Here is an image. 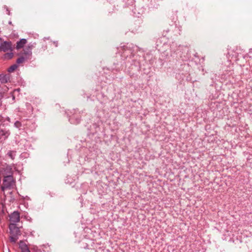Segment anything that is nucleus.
<instances>
[{"label":"nucleus","instance_id":"nucleus-10","mask_svg":"<svg viewBox=\"0 0 252 252\" xmlns=\"http://www.w3.org/2000/svg\"><path fill=\"white\" fill-rule=\"evenodd\" d=\"M24 55V57L26 58V59H30V57L32 55L31 49L30 47H28L27 49L24 50V52L23 53Z\"/></svg>","mask_w":252,"mask_h":252},{"label":"nucleus","instance_id":"nucleus-1","mask_svg":"<svg viewBox=\"0 0 252 252\" xmlns=\"http://www.w3.org/2000/svg\"><path fill=\"white\" fill-rule=\"evenodd\" d=\"M0 51H3L4 52L9 51V53H5L4 55V58L7 60L12 59L13 57V53L12 52V47L11 42L3 41L2 44H1V45L0 47Z\"/></svg>","mask_w":252,"mask_h":252},{"label":"nucleus","instance_id":"nucleus-9","mask_svg":"<svg viewBox=\"0 0 252 252\" xmlns=\"http://www.w3.org/2000/svg\"><path fill=\"white\" fill-rule=\"evenodd\" d=\"M9 80V77L7 75L0 74V82L2 84L6 83Z\"/></svg>","mask_w":252,"mask_h":252},{"label":"nucleus","instance_id":"nucleus-7","mask_svg":"<svg viewBox=\"0 0 252 252\" xmlns=\"http://www.w3.org/2000/svg\"><path fill=\"white\" fill-rule=\"evenodd\" d=\"M10 133L8 130L5 129H0V139L3 138L5 139L7 138Z\"/></svg>","mask_w":252,"mask_h":252},{"label":"nucleus","instance_id":"nucleus-5","mask_svg":"<svg viewBox=\"0 0 252 252\" xmlns=\"http://www.w3.org/2000/svg\"><path fill=\"white\" fill-rule=\"evenodd\" d=\"M11 223L15 224L20 221V214L18 211L13 212L10 216Z\"/></svg>","mask_w":252,"mask_h":252},{"label":"nucleus","instance_id":"nucleus-11","mask_svg":"<svg viewBox=\"0 0 252 252\" xmlns=\"http://www.w3.org/2000/svg\"><path fill=\"white\" fill-rule=\"evenodd\" d=\"M18 67V65L16 64H13L10 67H9L8 69V71L9 72H12L14 71L15 70L17 69Z\"/></svg>","mask_w":252,"mask_h":252},{"label":"nucleus","instance_id":"nucleus-6","mask_svg":"<svg viewBox=\"0 0 252 252\" xmlns=\"http://www.w3.org/2000/svg\"><path fill=\"white\" fill-rule=\"evenodd\" d=\"M19 246L21 250V252H31L27 245L23 241H20L19 243Z\"/></svg>","mask_w":252,"mask_h":252},{"label":"nucleus","instance_id":"nucleus-4","mask_svg":"<svg viewBox=\"0 0 252 252\" xmlns=\"http://www.w3.org/2000/svg\"><path fill=\"white\" fill-rule=\"evenodd\" d=\"M1 174L3 177L13 176L12 168L10 165H7L1 169Z\"/></svg>","mask_w":252,"mask_h":252},{"label":"nucleus","instance_id":"nucleus-12","mask_svg":"<svg viewBox=\"0 0 252 252\" xmlns=\"http://www.w3.org/2000/svg\"><path fill=\"white\" fill-rule=\"evenodd\" d=\"M26 58L24 56H22L17 59L16 63L18 64H20L23 63L25 60H26Z\"/></svg>","mask_w":252,"mask_h":252},{"label":"nucleus","instance_id":"nucleus-3","mask_svg":"<svg viewBox=\"0 0 252 252\" xmlns=\"http://www.w3.org/2000/svg\"><path fill=\"white\" fill-rule=\"evenodd\" d=\"M3 177V184L1 187V190L4 191L5 189L13 188L15 185V181L13 176H7Z\"/></svg>","mask_w":252,"mask_h":252},{"label":"nucleus","instance_id":"nucleus-14","mask_svg":"<svg viewBox=\"0 0 252 252\" xmlns=\"http://www.w3.org/2000/svg\"><path fill=\"white\" fill-rule=\"evenodd\" d=\"M22 126L21 122L19 121H16L14 123V126L17 128H20Z\"/></svg>","mask_w":252,"mask_h":252},{"label":"nucleus","instance_id":"nucleus-15","mask_svg":"<svg viewBox=\"0 0 252 252\" xmlns=\"http://www.w3.org/2000/svg\"><path fill=\"white\" fill-rule=\"evenodd\" d=\"M3 41L2 40V39L0 38V47L1 45V44H2Z\"/></svg>","mask_w":252,"mask_h":252},{"label":"nucleus","instance_id":"nucleus-16","mask_svg":"<svg viewBox=\"0 0 252 252\" xmlns=\"http://www.w3.org/2000/svg\"><path fill=\"white\" fill-rule=\"evenodd\" d=\"M8 23H9V24H10V25H12V22H11V21H9V22H8Z\"/></svg>","mask_w":252,"mask_h":252},{"label":"nucleus","instance_id":"nucleus-13","mask_svg":"<svg viewBox=\"0 0 252 252\" xmlns=\"http://www.w3.org/2000/svg\"><path fill=\"white\" fill-rule=\"evenodd\" d=\"M14 152L11 151H10L8 152L7 155L12 159H14Z\"/></svg>","mask_w":252,"mask_h":252},{"label":"nucleus","instance_id":"nucleus-2","mask_svg":"<svg viewBox=\"0 0 252 252\" xmlns=\"http://www.w3.org/2000/svg\"><path fill=\"white\" fill-rule=\"evenodd\" d=\"M10 233V241L15 243L18 239V236L21 235L20 230L19 227H17L15 224L10 223L9 226Z\"/></svg>","mask_w":252,"mask_h":252},{"label":"nucleus","instance_id":"nucleus-8","mask_svg":"<svg viewBox=\"0 0 252 252\" xmlns=\"http://www.w3.org/2000/svg\"><path fill=\"white\" fill-rule=\"evenodd\" d=\"M27 43V40L26 39H21L20 41L17 42L16 49H19L22 48Z\"/></svg>","mask_w":252,"mask_h":252}]
</instances>
